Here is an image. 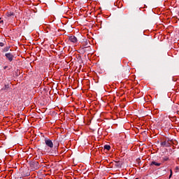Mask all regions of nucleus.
Returning a JSON list of instances; mask_svg holds the SVG:
<instances>
[{
    "label": "nucleus",
    "mask_w": 179,
    "mask_h": 179,
    "mask_svg": "<svg viewBox=\"0 0 179 179\" xmlns=\"http://www.w3.org/2000/svg\"><path fill=\"white\" fill-rule=\"evenodd\" d=\"M29 167H31V170H38L40 169V164L37 161H30L29 162Z\"/></svg>",
    "instance_id": "1"
},
{
    "label": "nucleus",
    "mask_w": 179,
    "mask_h": 179,
    "mask_svg": "<svg viewBox=\"0 0 179 179\" xmlns=\"http://www.w3.org/2000/svg\"><path fill=\"white\" fill-rule=\"evenodd\" d=\"M13 17H15V13L12 11H9L6 13V19H7V20H9L10 19H13Z\"/></svg>",
    "instance_id": "2"
},
{
    "label": "nucleus",
    "mask_w": 179,
    "mask_h": 179,
    "mask_svg": "<svg viewBox=\"0 0 179 179\" xmlns=\"http://www.w3.org/2000/svg\"><path fill=\"white\" fill-rule=\"evenodd\" d=\"M45 143L48 148H50V149H52L54 148V143H52V141L50 139H45Z\"/></svg>",
    "instance_id": "3"
},
{
    "label": "nucleus",
    "mask_w": 179,
    "mask_h": 179,
    "mask_svg": "<svg viewBox=\"0 0 179 179\" xmlns=\"http://www.w3.org/2000/svg\"><path fill=\"white\" fill-rule=\"evenodd\" d=\"M5 57L10 62H12L13 61V55L12 53L10 52L6 53Z\"/></svg>",
    "instance_id": "4"
},
{
    "label": "nucleus",
    "mask_w": 179,
    "mask_h": 179,
    "mask_svg": "<svg viewBox=\"0 0 179 179\" xmlns=\"http://www.w3.org/2000/svg\"><path fill=\"white\" fill-rule=\"evenodd\" d=\"M160 145L162 148H170L171 144H170L167 141H161Z\"/></svg>",
    "instance_id": "5"
},
{
    "label": "nucleus",
    "mask_w": 179,
    "mask_h": 179,
    "mask_svg": "<svg viewBox=\"0 0 179 179\" xmlns=\"http://www.w3.org/2000/svg\"><path fill=\"white\" fill-rule=\"evenodd\" d=\"M150 167H152V166H156L157 167H160V166H162V163H158L155 161H152L150 163Z\"/></svg>",
    "instance_id": "6"
},
{
    "label": "nucleus",
    "mask_w": 179,
    "mask_h": 179,
    "mask_svg": "<svg viewBox=\"0 0 179 179\" xmlns=\"http://www.w3.org/2000/svg\"><path fill=\"white\" fill-rule=\"evenodd\" d=\"M69 40L71 42V43H78V38H76V36H71L69 37Z\"/></svg>",
    "instance_id": "7"
},
{
    "label": "nucleus",
    "mask_w": 179,
    "mask_h": 179,
    "mask_svg": "<svg viewBox=\"0 0 179 179\" xmlns=\"http://www.w3.org/2000/svg\"><path fill=\"white\" fill-rule=\"evenodd\" d=\"M1 90H3L5 92H9L10 90V86L9 84H6L2 88Z\"/></svg>",
    "instance_id": "8"
},
{
    "label": "nucleus",
    "mask_w": 179,
    "mask_h": 179,
    "mask_svg": "<svg viewBox=\"0 0 179 179\" xmlns=\"http://www.w3.org/2000/svg\"><path fill=\"white\" fill-rule=\"evenodd\" d=\"M82 50L83 52H90V51H92V48H90V46H85L82 48Z\"/></svg>",
    "instance_id": "9"
},
{
    "label": "nucleus",
    "mask_w": 179,
    "mask_h": 179,
    "mask_svg": "<svg viewBox=\"0 0 179 179\" xmlns=\"http://www.w3.org/2000/svg\"><path fill=\"white\" fill-rule=\"evenodd\" d=\"M164 124L165 125V128L168 129H171V124L169 122L164 121Z\"/></svg>",
    "instance_id": "10"
},
{
    "label": "nucleus",
    "mask_w": 179,
    "mask_h": 179,
    "mask_svg": "<svg viewBox=\"0 0 179 179\" xmlns=\"http://www.w3.org/2000/svg\"><path fill=\"white\" fill-rule=\"evenodd\" d=\"M10 48V46H6L1 50L2 52H8Z\"/></svg>",
    "instance_id": "11"
},
{
    "label": "nucleus",
    "mask_w": 179,
    "mask_h": 179,
    "mask_svg": "<svg viewBox=\"0 0 179 179\" xmlns=\"http://www.w3.org/2000/svg\"><path fill=\"white\" fill-rule=\"evenodd\" d=\"M169 160H170V158L167 156L162 157V163H164V162H169Z\"/></svg>",
    "instance_id": "12"
},
{
    "label": "nucleus",
    "mask_w": 179,
    "mask_h": 179,
    "mask_svg": "<svg viewBox=\"0 0 179 179\" xmlns=\"http://www.w3.org/2000/svg\"><path fill=\"white\" fill-rule=\"evenodd\" d=\"M58 146H59V144L57 143V145L55 144V155H58L57 152V150L58 149Z\"/></svg>",
    "instance_id": "13"
},
{
    "label": "nucleus",
    "mask_w": 179,
    "mask_h": 179,
    "mask_svg": "<svg viewBox=\"0 0 179 179\" xmlns=\"http://www.w3.org/2000/svg\"><path fill=\"white\" fill-rule=\"evenodd\" d=\"M103 149H106V150H110V149H111V146H110V145H105L103 146Z\"/></svg>",
    "instance_id": "14"
},
{
    "label": "nucleus",
    "mask_w": 179,
    "mask_h": 179,
    "mask_svg": "<svg viewBox=\"0 0 179 179\" xmlns=\"http://www.w3.org/2000/svg\"><path fill=\"white\" fill-rule=\"evenodd\" d=\"M173 176V170L170 169V175L169 176V178H171V177Z\"/></svg>",
    "instance_id": "15"
},
{
    "label": "nucleus",
    "mask_w": 179,
    "mask_h": 179,
    "mask_svg": "<svg viewBox=\"0 0 179 179\" xmlns=\"http://www.w3.org/2000/svg\"><path fill=\"white\" fill-rule=\"evenodd\" d=\"M5 45V43L0 42V47H3Z\"/></svg>",
    "instance_id": "16"
},
{
    "label": "nucleus",
    "mask_w": 179,
    "mask_h": 179,
    "mask_svg": "<svg viewBox=\"0 0 179 179\" xmlns=\"http://www.w3.org/2000/svg\"><path fill=\"white\" fill-rule=\"evenodd\" d=\"M1 23H3V20H2V18L0 17V24H1Z\"/></svg>",
    "instance_id": "17"
},
{
    "label": "nucleus",
    "mask_w": 179,
    "mask_h": 179,
    "mask_svg": "<svg viewBox=\"0 0 179 179\" xmlns=\"http://www.w3.org/2000/svg\"><path fill=\"white\" fill-rule=\"evenodd\" d=\"M176 170H179L178 166H176Z\"/></svg>",
    "instance_id": "18"
},
{
    "label": "nucleus",
    "mask_w": 179,
    "mask_h": 179,
    "mask_svg": "<svg viewBox=\"0 0 179 179\" xmlns=\"http://www.w3.org/2000/svg\"><path fill=\"white\" fill-rule=\"evenodd\" d=\"M6 68H8V66H4V69H6Z\"/></svg>",
    "instance_id": "19"
},
{
    "label": "nucleus",
    "mask_w": 179,
    "mask_h": 179,
    "mask_svg": "<svg viewBox=\"0 0 179 179\" xmlns=\"http://www.w3.org/2000/svg\"><path fill=\"white\" fill-rule=\"evenodd\" d=\"M166 142H168V143L170 142V139H168Z\"/></svg>",
    "instance_id": "20"
},
{
    "label": "nucleus",
    "mask_w": 179,
    "mask_h": 179,
    "mask_svg": "<svg viewBox=\"0 0 179 179\" xmlns=\"http://www.w3.org/2000/svg\"><path fill=\"white\" fill-rule=\"evenodd\" d=\"M38 158L36 157V160H38Z\"/></svg>",
    "instance_id": "21"
},
{
    "label": "nucleus",
    "mask_w": 179,
    "mask_h": 179,
    "mask_svg": "<svg viewBox=\"0 0 179 179\" xmlns=\"http://www.w3.org/2000/svg\"><path fill=\"white\" fill-rule=\"evenodd\" d=\"M135 179H139V178H136Z\"/></svg>",
    "instance_id": "22"
},
{
    "label": "nucleus",
    "mask_w": 179,
    "mask_h": 179,
    "mask_svg": "<svg viewBox=\"0 0 179 179\" xmlns=\"http://www.w3.org/2000/svg\"><path fill=\"white\" fill-rule=\"evenodd\" d=\"M144 134H146V131H144Z\"/></svg>",
    "instance_id": "23"
}]
</instances>
